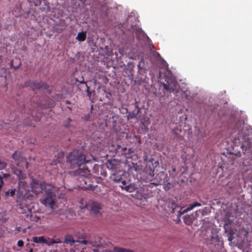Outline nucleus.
I'll use <instances>...</instances> for the list:
<instances>
[{
  "label": "nucleus",
  "mask_w": 252,
  "mask_h": 252,
  "mask_svg": "<svg viewBox=\"0 0 252 252\" xmlns=\"http://www.w3.org/2000/svg\"><path fill=\"white\" fill-rule=\"evenodd\" d=\"M30 220L31 221L37 222L40 220V218L36 215L31 214Z\"/></svg>",
  "instance_id": "412c9836"
},
{
  "label": "nucleus",
  "mask_w": 252,
  "mask_h": 252,
  "mask_svg": "<svg viewBox=\"0 0 252 252\" xmlns=\"http://www.w3.org/2000/svg\"><path fill=\"white\" fill-rule=\"evenodd\" d=\"M152 184H154V185H156L155 183H152Z\"/></svg>",
  "instance_id": "37998d69"
},
{
  "label": "nucleus",
  "mask_w": 252,
  "mask_h": 252,
  "mask_svg": "<svg viewBox=\"0 0 252 252\" xmlns=\"http://www.w3.org/2000/svg\"><path fill=\"white\" fill-rule=\"evenodd\" d=\"M199 210L198 211H200ZM198 211H196L194 214L189 215H186L184 217V222L188 225L191 224L194 220L196 219L198 217Z\"/></svg>",
  "instance_id": "6e6552de"
},
{
  "label": "nucleus",
  "mask_w": 252,
  "mask_h": 252,
  "mask_svg": "<svg viewBox=\"0 0 252 252\" xmlns=\"http://www.w3.org/2000/svg\"><path fill=\"white\" fill-rule=\"evenodd\" d=\"M66 103L67 104H69V103H70V101H68V100H66Z\"/></svg>",
  "instance_id": "ea45409f"
},
{
  "label": "nucleus",
  "mask_w": 252,
  "mask_h": 252,
  "mask_svg": "<svg viewBox=\"0 0 252 252\" xmlns=\"http://www.w3.org/2000/svg\"><path fill=\"white\" fill-rule=\"evenodd\" d=\"M127 173L119 171L118 173L115 174H113L112 176L111 177V179L116 183L121 182V181L123 179L124 176L125 175H126Z\"/></svg>",
  "instance_id": "ddd939ff"
},
{
  "label": "nucleus",
  "mask_w": 252,
  "mask_h": 252,
  "mask_svg": "<svg viewBox=\"0 0 252 252\" xmlns=\"http://www.w3.org/2000/svg\"><path fill=\"white\" fill-rule=\"evenodd\" d=\"M29 252H33L32 249H31Z\"/></svg>",
  "instance_id": "a19ab883"
},
{
  "label": "nucleus",
  "mask_w": 252,
  "mask_h": 252,
  "mask_svg": "<svg viewBox=\"0 0 252 252\" xmlns=\"http://www.w3.org/2000/svg\"><path fill=\"white\" fill-rule=\"evenodd\" d=\"M252 133V127L251 126H247L238 133V135L233 139V144L235 146H240L244 154L250 149L252 142L251 139L248 137Z\"/></svg>",
  "instance_id": "f03ea898"
},
{
  "label": "nucleus",
  "mask_w": 252,
  "mask_h": 252,
  "mask_svg": "<svg viewBox=\"0 0 252 252\" xmlns=\"http://www.w3.org/2000/svg\"><path fill=\"white\" fill-rule=\"evenodd\" d=\"M71 119L70 118H68L66 120H64L63 122V126L66 128L70 126V123L71 121Z\"/></svg>",
  "instance_id": "5701e85b"
},
{
  "label": "nucleus",
  "mask_w": 252,
  "mask_h": 252,
  "mask_svg": "<svg viewBox=\"0 0 252 252\" xmlns=\"http://www.w3.org/2000/svg\"><path fill=\"white\" fill-rule=\"evenodd\" d=\"M86 208L89 211L90 213L96 217L101 216L102 204L98 202L91 201L86 205Z\"/></svg>",
  "instance_id": "39448f33"
},
{
  "label": "nucleus",
  "mask_w": 252,
  "mask_h": 252,
  "mask_svg": "<svg viewBox=\"0 0 252 252\" xmlns=\"http://www.w3.org/2000/svg\"><path fill=\"white\" fill-rule=\"evenodd\" d=\"M25 86L26 87H30L33 91L40 89L47 90L49 88V86L42 81H28L25 82Z\"/></svg>",
  "instance_id": "0eeeda50"
},
{
  "label": "nucleus",
  "mask_w": 252,
  "mask_h": 252,
  "mask_svg": "<svg viewBox=\"0 0 252 252\" xmlns=\"http://www.w3.org/2000/svg\"><path fill=\"white\" fill-rule=\"evenodd\" d=\"M93 171L95 173H97L98 175L100 174L102 178H104L107 175L106 171L103 169V167L98 164L94 165ZM100 178H101V177H100Z\"/></svg>",
  "instance_id": "9b49d317"
},
{
  "label": "nucleus",
  "mask_w": 252,
  "mask_h": 252,
  "mask_svg": "<svg viewBox=\"0 0 252 252\" xmlns=\"http://www.w3.org/2000/svg\"><path fill=\"white\" fill-rule=\"evenodd\" d=\"M15 189H9L7 190H3L1 195L5 199H7L9 196L13 197L15 195Z\"/></svg>",
  "instance_id": "4468645a"
},
{
  "label": "nucleus",
  "mask_w": 252,
  "mask_h": 252,
  "mask_svg": "<svg viewBox=\"0 0 252 252\" xmlns=\"http://www.w3.org/2000/svg\"><path fill=\"white\" fill-rule=\"evenodd\" d=\"M32 2L35 6H38L41 5L42 0H32Z\"/></svg>",
  "instance_id": "393cba45"
},
{
  "label": "nucleus",
  "mask_w": 252,
  "mask_h": 252,
  "mask_svg": "<svg viewBox=\"0 0 252 252\" xmlns=\"http://www.w3.org/2000/svg\"><path fill=\"white\" fill-rule=\"evenodd\" d=\"M12 158L16 162L17 166L20 162L26 161V158H24L21 152L16 151L12 155Z\"/></svg>",
  "instance_id": "9d476101"
},
{
  "label": "nucleus",
  "mask_w": 252,
  "mask_h": 252,
  "mask_svg": "<svg viewBox=\"0 0 252 252\" xmlns=\"http://www.w3.org/2000/svg\"><path fill=\"white\" fill-rule=\"evenodd\" d=\"M172 170H173V171L175 172L176 170V169H175V168H173Z\"/></svg>",
  "instance_id": "79ce46f5"
},
{
  "label": "nucleus",
  "mask_w": 252,
  "mask_h": 252,
  "mask_svg": "<svg viewBox=\"0 0 252 252\" xmlns=\"http://www.w3.org/2000/svg\"><path fill=\"white\" fill-rule=\"evenodd\" d=\"M0 184L3 185V177L0 176Z\"/></svg>",
  "instance_id": "2f4dec72"
},
{
  "label": "nucleus",
  "mask_w": 252,
  "mask_h": 252,
  "mask_svg": "<svg viewBox=\"0 0 252 252\" xmlns=\"http://www.w3.org/2000/svg\"><path fill=\"white\" fill-rule=\"evenodd\" d=\"M232 239L231 237H230V236H229V237H228V241H232Z\"/></svg>",
  "instance_id": "e433bc0d"
},
{
  "label": "nucleus",
  "mask_w": 252,
  "mask_h": 252,
  "mask_svg": "<svg viewBox=\"0 0 252 252\" xmlns=\"http://www.w3.org/2000/svg\"><path fill=\"white\" fill-rule=\"evenodd\" d=\"M11 169L12 170V173L16 175H17L18 173H19L21 170V169H19L14 166L11 168Z\"/></svg>",
  "instance_id": "bb28decb"
},
{
  "label": "nucleus",
  "mask_w": 252,
  "mask_h": 252,
  "mask_svg": "<svg viewBox=\"0 0 252 252\" xmlns=\"http://www.w3.org/2000/svg\"><path fill=\"white\" fill-rule=\"evenodd\" d=\"M63 243V240H61V239L60 238H57L55 240H53L51 241V244H58V243Z\"/></svg>",
  "instance_id": "b1692460"
},
{
  "label": "nucleus",
  "mask_w": 252,
  "mask_h": 252,
  "mask_svg": "<svg viewBox=\"0 0 252 252\" xmlns=\"http://www.w3.org/2000/svg\"><path fill=\"white\" fill-rule=\"evenodd\" d=\"M113 252H133V251L126 248L114 247L113 248Z\"/></svg>",
  "instance_id": "6ab92c4d"
},
{
  "label": "nucleus",
  "mask_w": 252,
  "mask_h": 252,
  "mask_svg": "<svg viewBox=\"0 0 252 252\" xmlns=\"http://www.w3.org/2000/svg\"><path fill=\"white\" fill-rule=\"evenodd\" d=\"M201 205L200 203L198 202H194L191 204H189L188 207L186 208V209L184 211L185 212H187L190 210H192L196 207H200Z\"/></svg>",
  "instance_id": "a211bd4d"
},
{
  "label": "nucleus",
  "mask_w": 252,
  "mask_h": 252,
  "mask_svg": "<svg viewBox=\"0 0 252 252\" xmlns=\"http://www.w3.org/2000/svg\"><path fill=\"white\" fill-rule=\"evenodd\" d=\"M0 165L2 166L3 168H5L7 166V164L0 160Z\"/></svg>",
  "instance_id": "c756f323"
},
{
  "label": "nucleus",
  "mask_w": 252,
  "mask_h": 252,
  "mask_svg": "<svg viewBox=\"0 0 252 252\" xmlns=\"http://www.w3.org/2000/svg\"><path fill=\"white\" fill-rule=\"evenodd\" d=\"M235 155L237 157L241 156V153L240 152H238L237 154H235Z\"/></svg>",
  "instance_id": "f704fd0d"
},
{
  "label": "nucleus",
  "mask_w": 252,
  "mask_h": 252,
  "mask_svg": "<svg viewBox=\"0 0 252 252\" xmlns=\"http://www.w3.org/2000/svg\"><path fill=\"white\" fill-rule=\"evenodd\" d=\"M19 186H24L26 184V183L25 181H23L22 180H19Z\"/></svg>",
  "instance_id": "7c9ffc66"
},
{
  "label": "nucleus",
  "mask_w": 252,
  "mask_h": 252,
  "mask_svg": "<svg viewBox=\"0 0 252 252\" xmlns=\"http://www.w3.org/2000/svg\"><path fill=\"white\" fill-rule=\"evenodd\" d=\"M24 162H26V168H28V166H29V163L26 160Z\"/></svg>",
  "instance_id": "c9c22d12"
},
{
  "label": "nucleus",
  "mask_w": 252,
  "mask_h": 252,
  "mask_svg": "<svg viewBox=\"0 0 252 252\" xmlns=\"http://www.w3.org/2000/svg\"><path fill=\"white\" fill-rule=\"evenodd\" d=\"M31 188L32 191L37 194L45 190L46 193V198L44 200L43 203L46 206H49L53 209L55 202V189L51 185L45 184L43 182H39L37 179L32 177Z\"/></svg>",
  "instance_id": "f257e3e1"
},
{
  "label": "nucleus",
  "mask_w": 252,
  "mask_h": 252,
  "mask_svg": "<svg viewBox=\"0 0 252 252\" xmlns=\"http://www.w3.org/2000/svg\"><path fill=\"white\" fill-rule=\"evenodd\" d=\"M63 243L72 245L75 243L73 236L70 234H67L64 236Z\"/></svg>",
  "instance_id": "dca6fc26"
},
{
  "label": "nucleus",
  "mask_w": 252,
  "mask_h": 252,
  "mask_svg": "<svg viewBox=\"0 0 252 252\" xmlns=\"http://www.w3.org/2000/svg\"><path fill=\"white\" fill-rule=\"evenodd\" d=\"M171 207L172 208V212L174 213L176 205L174 202H172L171 204Z\"/></svg>",
  "instance_id": "c85d7f7f"
},
{
  "label": "nucleus",
  "mask_w": 252,
  "mask_h": 252,
  "mask_svg": "<svg viewBox=\"0 0 252 252\" xmlns=\"http://www.w3.org/2000/svg\"><path fill=\"white\" fill-rule=\"evenodd\" d=\"M32 241L33 242L35 243L39 244H46L49 245L50 244L48 243L46 240L43 237H36L34 236L32 238Z\"/></svg>",
  "instance_id": "2eb2a0df"
},
{
  "label": "nucleus",
  "mask_w": 252,
  "mask_h": 252,
  "mask_svg": "<svg viewBox=\"0 0 252 252\" xmlns=\"http://www.w3.org/2000/svg\"><path fill=\"white\" fill-rule=\"evenodd\" d=\"M140 111V109H138L136 113L133 112L131 113H129V114L127 115V119H133L137 117V115L138 114Z\"/></svg>",
  "instance_id": "aec40b11"
},
{
  "label": "nucleus",
  "mask_w": 252,
  "mask_h": 252,
  "mask_svg": "<svg viewBox=\"0 0 252 252\" xmlns=\"http://www.w3.org/2000/svg\"><path fill=\"white\" fill-rule=\"evenodd\" d=\"M82 80L79 81L78 79L76 80V82L79 83V84H78L77 86L80 90L82 89H85L87 93V95L90 97L91 94V92L89 90V87L88 86L87 82L84 81V78L82 77Z\"/></svg>",
  "instance_id": "1a4fd4ad"
},
{
  "label": "nucleus",
  "mask_w": 252,
  "mask_h": 252,
  "mask_svg": "<svg viewBox=\"0 0 252 252\" xmlns=\"http://www.w3.org/2000/svg\"><path fill=\"white\" fill-rule=\"evenodd\" d=\"M67 166L70 169L81 168V166L89 162L85 156L79 150L70 152L66 158Z\"/></svg>",
  "instance_id": "7ed1b4c3"
},
{
  "label": "nucleus",
  "mask_w": 252,
  "mask_h": 252,
  "mask_svg": "<svg viewBox=\"0 0 252 252\" xmlns=\"http://www.w3.org/2000/svg\"><path fill=\"white\" fill-rule=\"evenodd\" d=\"M19 180H22L26 178V175L24 174L23 171L21 170L16 175Z\"/></svg>",
  "instance_id": "4be33fe9"
},
{
  "label": "nucleus",
  "mask_w": 252,
  "mask_h": 252,
  "mask_svg": "<svg viewBox=\"0 0 252 252\" xmlns=\"http://www.w3.org/2000/svg\"><path fill=\"white\" fill-rule=\"evenodd\" d=\"M159 174H160V175H163V176H164V175H164V172H160Z\"/></svg>",
  "instance_id": "4c0bfd02"
},
{
  "label": "nucleus",
  "mask_w": 252,
  "mask_h": 252,
  "mask_svg": "<svg viewBox=\"0 0 252 252\" xmlns=\"http://www.w3.org/2000/svg\"><path fill=\"white\" fill-rule=\"evenodd\" d=\"M17 246L19 247H22L24 246V242L22 240H19L17 242Z\"/></svg>",
  "instance_id": "cd10ccee"
},
{
  "label": "nucleus",
  "mask_w": 252,
  "mask_h": 252,
  "mask_svg": "<svg viewBox=\"0 0 252 252\" xmlns=\"http://www.w3.org/2000/svg\"><path fill=\"white\" fill-rule=\"evenodd\" d=\"M21 62H20L19 64L17 66H14L13 65V61L11 60L10 62V67L14 68L15 69H18L19 67V66L21 65Z\"/></svg>",
  "instance_id": "a878e982"
},
{
  "label": "nucleus",
  "mask_w": 252,
  "mask_h": 252,
  "mask_svg": "<svg viewBox=\"0 0 252 252\" xmlns=\"http://www.w3.org/2000/svg\"><path fill=\"white\" fill-rule=\"evenodd\" d=\"M122 52H123V50H120H120H119V53H120L121 54H122H122H123V53H122Z\"/></svg>",
  "instance_id": "58836bf2"
},
{
  "label": "nucleus",
  "mask_w": 252,
  "mask_h": 252,
  "mask_svg": "<svg viewBox=\"0 0 252 252\" xmlns=\"http://www.w3.org/2000/svg\"><path fill=\"white\" fill-rule=\"evenodd\" d=\"M166 83L163 84L164 89L171 93H177L179 90V86L178 83L172 77H165Z\"/></svg>",
  "instance_id": "423d86ee"
},
{
  "label": "nucleus",
  "mask_w": 252,
  "mask_h": 252,
  "mask_svg": "<svg viewBox=\"0 0 252 252\" xmlns=\"http://www.w3.org/2000/svg\"><path fill=\"white\" fill-rule=\"evenodd\" d=\"M90 170L88 168L83 166V168H79L77 170L72 171L70 172L71 175L75 177H78V180L80 183V186L82 188L88 189L91 190H94L95 188H97V185L93 186L90 184V179L88 175L90 174Z\"/></svg>",
  "instance_id": "20e7f679"
},
{
  "label": "nucleus",
  "mask_w": 252,
  "mask_h": 252,
  "mask_svg": "<svg viewBox=\"0 0 252 252\" xmlns=\"http://www.w3.org/2000/svg\"><path fill=\"white\" fill-rule=\"evenodd\" d=\"M9 176V175L8 174H3V176H2L3 178H7Z\"/></svg>",
  "instance_id": "473e14b6"
},
{
  "label": "nucleus",
  "mask_w": 252,
  "mask_h": 252,
  "mask_svg": "<svg viewBox=\"0 0 252 252\" xmlns=\"http://www.w3.org/2000/svg\"><path fill=\"white\" fill-rule=\"evenodd\" d=\"M86 39V32H80L78 33L77 36L76 37V39L78 41L83 42L85 41Z\"/></svg>",
  "instance_id": "f3484780"
},
{
  "label": "nucleus",
  "mask_w": 252,
  "mask_h": 252,
  "mask_svg": "<svg viewBox=\"0 0 252 252\" xmlns=\"http://www.w3.org/2000/svg\"><path fill=\"white\" fill-rule=\"evenodd\" d=\"M230 223V222L228 221V223L225 222L224 224V228L226 230L227 228V226L228 225V223Z\"/></svg>",
  "instance_id": "72a5a7b5"
},
{
  "label": "nucleus",
  "mask_w": 252,
  "mask_h": 252,
  "mask_svg": "<svg viewBox=\"0 0 252 252\" xmlns=\"http://www.w3.org/2000/svg\"><path fill=\"white\" fill-rule=\"evenodd\" d=\"M121 181L122 183V185H120V186L122 189H125V190L128 192L132 191V188L131 185L128 183V180L125 179V176H124L123 179Z\"/></svg>",
  "instance_id": "f8f14e48"
}]
</instances>
